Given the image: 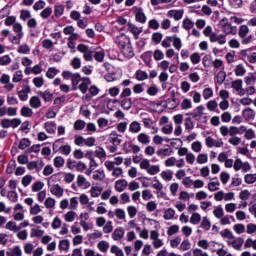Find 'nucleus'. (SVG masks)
<instances>
[{
	"mask_svg": "<svg viewBox=\"0 0 256 256\" xmlns=\"http://www.w3.org/2000/svg\"><path fill=\"white\" fill-rule=\"evenodd\" d=\"M238 36L241 39L242 45H249L253 43V34L249 35V26L241 25L238 30Z\"/></svg>",
	"mask_w": 256,
	"mask_h": 256,
	"instance_id": "nucleus-1",
	"label": "nucleus"
},
{
	"mask_svg": "<svg viewBox=\"0 0 256 256\" xmlns=\"http://www.w3.org/2000/svg\"><path fill=\"white\" fill-rule=\"evenodd\" d=\"M219 25L222 33H224L226 37L227 35H235L237 33V26L231 25L227 18H222Z\"/></svg>",
	"mask_w": 256,
	"mask_h": 256,
	"instance_id": "nucleus-2",
	"label": "nucleus"
},
{
	"mask_svg": "<svg viewBox=\"0 0 256 256\" xmlns=\"http://www.w3.org/2000/svg\"><path fill=\"white\" fill-rule=\"evenodd\" d=\"M21 118H4L1 120L0 125L2 129H17L21 125Z\"/></svg>",
	"mask_w": 256,
	"mask_h": 256,
	"instance_id": "nucleus-3",
	"label": "nucleus"
},
{
	"mask_svg": "<svg viewBox=\"0 0 256 256\" xmlns=\"http://www.w3.org/2000/svg\"><path fill=\"white\" fill-rule=\"evenodd\" d=\"M54 177H56V175H52L50 177V179H53ZM48 187H50V193L52 195H54V197H57L58 199H61V197H63L64 193H65V189H63V187H61V185L59 184H53L51 185V180L48 181Z\"/></svg>",
	"mask_w": 256,
	"mask_h": 256,
	"instance_id": "nucleus-4",
	"label": "nucleus"
},
{
	"mask_svg": "<svg viewBox=\"0 0 256 256\" xmlns=\"http://www.w3.org/2000/svg\"><path fill=\"white\" fill-rule=\"evenodd\" d=\"M251 169V163L247 161L243 162L241 158H236V160L234 161V171H242V173H249Z\"/></svg>",
	"mask_w": 256,
	"mask_h": 256,
	"instance_id": "nucleus-5",
	"label": "nucleus"
},
{
	"mask_svg": "<svg viewBox=\"0 0 256 256\" xmlns=\"http://www.w3.org/2000/svg\"><path fill=\"white\" fill-rule=\"evenodd\" d=\"M104 167H106L107 171H112V177H115L116 179L123 175V168L115 167L111 160L105 161Z\"/></svg>",
	"mask_w": 256,
	"mask_h": 256,
	"instance_id": "nucleus-6",
	"label": "nucleus"
},
{
	"mask_svg": "<svg viewBox=\"0 0 256 256\" xmlns=\"http://www.w3.org/2000/svg\"><path fill=\"white\" fill-rule=\"evenodd\" d=\"M133 13L135 15V21H137V23H141L142 25H145V23H147V15H145L142 7L134 6Z\"/></svg>",
	"mask_w": 256,
	"mask_h": 256,
	"instance_id": "nucleus-7",
	"label": "nucleus"
},
{
	"mask_svg": "<svg viewBox=\"0 0 256 256\" xmlns=\"http://www.w3.org/2000/svg\"><path fill=\"white\" fill-rule=\"evenodd\" d=\"M77 50L80 53H83V58L85 59V61H93L94 54L91 49H89V46L85 44H79L77 46Z\"/></svg>",
	"mask_w": 256,
	"mask_h": 256,
	"instance_id": "nucleus-8",
	"label": "nucleus"
},
{
	"mask_svg": "<svg viewBox=\"0 0 256 256\" xmlns=\"http://www.w3.org/2000/svg\"><path fill=\"white\" fill-rule=\"evenodd\" d=\"M150 239L155 249H161V247L165 245L163 240L159 238V232H157V230L150 231Z\"/></svg>",
	"mask_w": 256,
	"mask_h": 256,
	"instance_id": "nucleus-9",
	"label": "nucleus"
},
{
	"mask_svg": "<svg viewBox=\"0 0 256 256\" xmlns=\"http://www.w3.org/2000/svg\"><path fill=\"white\" fill-rule=\"evenodd\" d=\"M243 243H245V240L241 237L234 236L231 240H227L228 247H233L235 251H241Z\"/></svg>",
	"mask_w": 256,
	"mask_h": 256,
	"instance_id": "nucleus-10",
	"label": "nucleus"
},
{
	"mask_svg": "<svg viewBox=\"0 0 256 256\" xmlns=\"http://www.w3.org/2000/svg\"><path fill=\"white\" fill-rule=\"evenodd\" d=\"M43 167H45V162L43 160L30 161L27 164L28 171H36V173H39Z\"/></svg>",
	"mask_w": 256,
	"mask_h": 256,
	"instance_id": "nucleus-11",
	"label": "nucleus"
},
{
	"mask_svg": "<svg viewBox=\"0 0 256 256\" xmlns=\"http://www.w3.org/2000/svg\"><path fill=\"white\" fill-rule=\"evenodd\" d=\"M210 43H218L219 45H225L227 43V37L225 34L213 33L209 36Z\"/></svg>",
	"mask_w": 256,
	"mask_h": 256,
	"instance_id": "nucleus-12",
	"label": "nucleus"
},
{
	"mask_svg": "<svg viewBox=\"0 0 256 256\" xmlns=\"http://www.w3.org/2000/svg\"><path fill=\"white\" fill-rule=\"evenodd\" d=\"M120 49L122 55H124V57H126L127 59H133V57H135V52L133 51V45H131V42H128Z\"/></svg>",
	"mask_w": 256,
	"mask_h": 256,
	"instance_id": "nucleus-13",
	"label": "nucleus"
},
{
	"mask_svg": "<svg viewBox=\"0 0 256 256\" xmlns=\"http://www.w3.org/2000/svg\"><path fill=\"white\" fill-rule=\"evenodd\" d=\"M205 145L208 149H213V147H221L223 145V139L215 140L213 137L208 136L205 139Z\"/></svg>",
	"mask_w": 256,
	"mask_h": 256,
	"instance_id": "nucleus-14",
	"label": "nucleus"
},
{
	"mask_svg": "<svg viewBox=\"0 0 256 256\" xmlns=\"http://www.w3.org/2000/svg\"><path fill=\"white\" fill-rule=\"evenodd\" d=\"M190 115L193 117L195 121H201L203 119V115H205V106L200 105L196 107Z\"/></svg>",
	"mask_w": 256,
	"mask_h": 256,
	"instance_id": "nucleus-15",
	"label": "nucleus"
},
{
	"mask_svg": "<svg viewBox=\"0 0 256 256\" xmlns=\"http://www.w3.org/2000/svg\"><path fill=\"white\" fill-rule=\"evenodd\" d=\"M128 31L133 35L134 39H139V35L143 33V27H138L133 23H128Z\"/></svg>",
	"mask_w": 256,
	"mask_h": 256,
	"instance_id": "nucleus-16",
	"label": "nucleus"
},
{
	"mask_svg": "<svg viewBox=\"0 0 256 256\" xmlns=\"http://www.w3.org/2000/svg\"><path fill=\"white\" fill-rule=\"evenodd\" d=\"M242 117L245 121H255L256 113L253 108H246L242 111Z\"/></svg>",
	"mask_w": 256,
	"mask_h": 256,
	"instance_id": "nucleus-17",
	"label": "nucleus"
},
{
	"mask_svg": "<svg viewBox=\"0 0 256 256\" xmlns=\"http://www.w3.org/2000/svg\"><path fill=\"white\" fill-rule=\"evenodd\" d=\"M184 13L185 12L183 10H169L167 12V17L174 19V21H181V19H183Z\"/></svg>",
	"mask_w": 256,
	"mask_h": 256,
	"instance_id": "nucleus-18",
	"label": "nucleus"
},
{
	"mask_svg": "<svg viewBox=\"0 0 256 256\" xmlns=\"http://www.w3.org/2000/svg\"><path fill=\"white\" fill-rule=\"evenodd\" d=\"M29 93H31V87H29V85H24L22 90L18 92L20 101H27L29 99Z\"/></svg>",
	"mask_w": 256,
	"mask_h": 256,
	"instance_id": "nucleus-19",
	"label": "nucleus"
},
{
	"mask_svg": "<svg viewBox=\"0 0 256 256\" xmlns=\"http://www.w3.org/2000/svg\"><path fill=\"white\" fill-rule=\"evenodd\" d=\"M131 42V39L127 37L125 34H120L115 38V43H117L118 47L121 49L124 47V45H127Z\"/></svg>",
	"mask_w": 256,
	"mask_h": 256,
	"instance_id": "nucleus-20",
	"label": "nucleus"
},
{
	"mask_svg": "<svg viewBox=\"0 0 256 256\" xmlns=\"http://www.w3.org/2000/svg\"><path fill=\"white\" fill-rule=\"evenodd\" d=\"M113 241H121L125 237V229L123 227H117L112 235H111Z\"/></svg>",
	"mask_w": 256,
	"mask_h": 256,
	"instance_id": "nucleus-21",
	"label": "nucleus"
},
{
	"mask_svg": "<svg viewBox=\"0 0 256 256\" xmlns=\"http://www.w3.org/2000/svg\"><path fill=\"white\" fill-rule=\"evenodd\" d=\"M129 183L125 179H120L115 182V191L123 193L128 187Z\"/></svg>",
	"mask_w": 256,
	"mask_h": 256,
	"instance_id": "nucleus-22",
	"label": "nucleus"
},
{
	"mask_svg": "<svg viewBox=\"0 0 256 256\" xmlns=\"http://www.w3.org/2000/svg\"><path fill=\"white\" fill-rule=\"evenodd\" d=\"M232 88H234L240 96L245 95V90H243V80L237 79L232 82Z\"/></svg>",
	"mask_w": 256,
	"mask_h": 256,
	"instance_id": "nucleus-23",
	"label": "nucleus"
},
{
	"mask_svg": "<svg viewBox=\"0 0 256 256\" xmlns=\"http://www.w3.org/2000/svg\"><path fill=\"white\" fill-rule=\"evenodd\" d=\"M243 133H245V126H230V132H229V136L230 137H237V135H243Z\"/></svg>",
	"mask_w": 256,
	"mask_h": 256,
	"instance_id": "nucleus-24",
	"label": "nucleus"
},
{
	"mask_svg": "<svg viewBox=\"0 0 256 256\" xmlns=\"http://www.w3.org/2000/svg\"><path fill=\"white\" fill-rule=\"evenodd\" d=\"M219 187H221V183L219 182V178L214 177L210 179V182L208 183V189L212 193L215 191H219Z\"/></svg>",
	"mask_w": 256,
	"mask_h": 256,
	"instance_id": "nucleus-25",
	"label": "nucleus"
},
{
	"mask_svg": "<svg viewBox=\"0 0 256 256\" xmlns=\"http://www.w3.org/2000/svg\"><path fill=\"white\" fill-rule=\"evenodd\" d=\"M76 183L78 187H82V189H89V187H91V182L87 181V178H85L83 175L77 176Z\"/></svg>",
	"mask_w": 256,
	"mask_h": 256,
	"instance_id": "nucleus-26",
	"label": "nucleus"
},
{
	"mask_svg": "<svg viewBox=\"0 0 256 256\" xmlns=\"http://www.w3.org/2000/svg\"><path fill=\"white\" fill-rule=\"evenodd\" d=\"M136 139L141 145H149V143H151V137L145 132L139 133Z\"/></svg>",
	"mask_w": 256,
	"mask_h": 256,
	"instance_id": "nucleus-27",
	"label": "nucleus"
},
{
	"mask_svg": "<svg viewBox=\"0 0 256 256\" xmlns=\"http://www.w3.org/2000/svg\"><path fill=\"white\" fill-rule=\"evenodd\" d=\"M89 85H91V79L89 77L82 78V83L78 86L79 91L85 94L89 89Z\"/></svg>",
	"mask_w": 256,
	"mask_h": 256,
	"instance_id": "nucleus-28",
	"label": "nucleus"
},
{
	"mask_svg": "<svg viewBox=\"0 0 256 256\" xmlns=\"http://www.w3.org/2000/svg\"><path fill=\"white\" fill-rule=\"evenodd\" d=\"M44 129L49 133V135H55V132L57 131V124L54 121H48L44 123Z\"/></svg>",
	"mask_w": 256,
	"mask_h": 256,
	"instance_id": "nucleus-29",
	"label": "nucleus"
},
{
	"mask_svg": "<svg viewBox=\"0 0 256 256\" xmlns=\"http://www.w3.org/2000/svg\"><path fill=\"white\" fill-rule=\"evenodd\" d=\"M38 95L45 101V103H51V101H53V93L49 90L38 91Z\"/></svg>",
	"mask_w": 256,
	"mask_h": 256,
	"instance_id": "nucleus-30",
	"label": "nucleus"
},
{
	"mask_svg": "<svg viewBox=\"0 0 256 256\" xmlns=\"http://www.w3.org/2000/svg\"><path fill=\"white\" fill-rule=\"evenodd\" d=\"M173 153V149L171 148H160L156 154L158 157H160L161 159H165V157H171Z\"/></svg>",
	"mask_w": 256,
	"mask_h": 256,
	"instance_id": "nucleus-31",
	"label": "nucleus"
},
{
	"mask_svg": "<svg viewBox=\"0 0 256 256\" xmlns=\"http://www.w3.org/2000/svg\"><path fill=\"white\" fill-rule=\"evenodd\" d=\"M83 81V78H81V74L79 73H74L72 76V91H77L79 83Z\"/></svg>",
	"mask_w": 256,
	"mask_h": 256,
	"instance_id": "nucleus-32",
	"label": "nucleus"
},
{
	"mask_svg": "<svg viewBox=\"0 0 256 256\" xmlns=\"http://www.w3.org/2000/svg\"><path fill=\"white\" fill-rule=\"evenodd\" d=\"M5 229L12 231V233H19L20 231L19 225H17V222L13 220H10L6 223Z\"/></svg>",
	"mask_w": 256,
	"mask_h": 256,
	"instance_id": "nucleus-33",
	"label": "nucleus"
},
{
	"mask_svg": "<svg viewBox=\"0 0 256 256\" xmlns=\"http://www.w3.org/2000/svg\"><path fill=\"white\" fill-rule=\"evenodd\" d=\"M89 193L93 199H97V197H101V193H103V188L101 186H92Z\"/></svg>",
	"mask_w": 256,
	"mask_h": 256,
	"instance_id": "nucleus-34",
	"label": "nucleus"
},
{
	"mask_svg": "<svg viewBox=\"0 0 256 256\" xmlns=\"http://www.w3.org/2000/svg\"><path fill=\"white\" fill-rule=\"evenodd\" d=\"M7 256H23V250L21 246H14L13 248L8 249L6 252Z\"/></svg>",
	"mask_w": 256,
	"mask_h": 256,
	"instance_id": "nucleus-35",
	"label": "nucleus"
},
{
	"mask_svg": "<svg viewBox=\"0 0 256 256\" xmlns=\"http://www.w3.org/2000/svg\"><path fill=\"white\" fill-rule=\"evenodd\" d=\"M121 138H119V134H117V131H112L110 133L109 142L112 145H121Z\"/></svg>",
	"mask_w": 256,
	"mask_h": 256,
	"instance_id": "nucleus-36",
	"label": "nucleus"
},
{
	"mask_svg": "<svg viewBox=\"0 0 256 256\" xmlns=\"http://www.w3.org/2000/svg\"><path fill=\"white\" fill-rule=\"evenodd\" d=\"M175 209L173 208H168L164 211V215L163 218L165 219V221H173V219H175Z\"/></svg>",
	"mask_w": 256,
	"mask_h": 256,
	"instance_id": "nucleus-37",
	"label": "nucleus"
},
{
	"mask_svg": "<svg viewBox=\"0 0 256 256\" xmlns=\"http://www.w3.org/2000/svg\"><path fill=\"white\" fill-rule=\"evenodd\" d=\"M114 214L116 219H118L119 221H127V214L125 213L124 209L117 208L114 210Z\"/></svg>",
	"mask_w": 256,
	"mask_h": 256,
	"instance_id": "nucleus-38",
	"label": "nucleus"
},
{
	"mask_svg": "<svg viewBox=\"0 0 256 256\" xmlns=\"http://www.w3.org/2000/svg\"><path fill=\"white\" fill-rule=\"evenodd\" d=\"M77 219V212L70 210L66 214H64V220L66 223H73Z\"/></svg>",
	"mask_w": 256,
	"mask_h": 256,
	"instance_id": "nucleus-39",
	"label": "nucleus"
},
{
	"mask_svg": "<svg viewBox=\"0 0 256 256\" xmlns=\"http://www.w3.org/2000/svg\"><path fill=\"white\" fill-rule=\"evenodd\" d=\"M244 83L246 85H255L256 83V71L248 74L244 77Z\"/></svg>",
	"mask_w": 256,
	"mask_h": 256,
	"instance_id": "nucleus-40",
	"label": "nucleus"
},
{
	"mask_svg": "<svg viewBox=\"0 0 256 256\" xmlns=\"http://www.w3.org/2000/svg\"><path fill=\"white\" fill-rule=\"evenodd\" d=\"M92 179L94 181H104L105 180V170H96L93 172Z\"/></svg>",
	"mask_w": 256,
	"mask_h": 256,
	"instance_id": "nucleus-41",
	"label": "nucleus"
},
{
	"mask_svg": "<svg viewBox=\"0 0 256 256\" xmlns=\"http://www.w3.org/2000/svg\"><path fill=\"white\" fill-rule=\"evenodd\" d=\"M182 27L185 29V31H191L193 27H195V22L191 20L190 18H185L182 21Z\"/></svg>",
	"mask_w": 256,
	"mask_h": 256,
	"instance_id": "nucleus-42",
	"label": "nucleus"
},
{
	"mask_svg": "<svg viewBox=\"0 0 256 256\" xmlns=\"http://www.w3.org/2000/svg\"><path fill=\"white\" fill-rule=\"evenodd\" d=\"M13 59H11V56L9 54L3 55L0 57V67H7L11 65Z\"/></svg>",
	"mask_w": 256,
	"mask_h": 256,
	"instance_id": "nucleus-43",
	"label": "nucleus"
},
{
	"mask_svg": "<svg viewBox=\"0 0 256 256\" xmlns=\"http://www.w3.org/2000/svg\"><path fill=\"white\" fill-rule=\"evenodd\" d=\"M130 133L137 134L141 131V123L138 121H132L129 126Z\"/></svg>",
	"mask_w": 256,
	"mask_h": 256,
	"instance_id": "nucleus-44",
	"label": "nucleus"
},
{
	"mask_svg": "<svg viewBox=\"0 0 256 256\" xmlns=\"http://www.w3.org/2000/svg\"><path fill=\"white\" fill-rule=\"evenodd\" d=\"M45 75L47 79H55V77L59 75V69L55 67H49Z\"/></svg>",
	"mask_w": 256,
	"mask_h": 256,
	"instance_id": "nucleus-45",
	"label": "nucleus"
},
{
	"mask_svg": "<svg viewBox=\"0 0 256 256\" xmlns=\"http://www.w3.org/2000/svg\"><path fill=\"white\" fill-rule=\"evenodd\" d=\"M29 103L32 109H39V107H41V99H39L38 96H32L29 100Z\"/></svg>",
	"mask_w": 256,
	"mask_h": 256,
	"instance_id": "nucleus-46",
	"label": "nucleus"
},
{
	"mask_svg": "<svg viewBox=\"0 0 256 256\" xmlns=\"http://www.w3.org/2000/svg\"><path fill=\"white\" fill-rule=\"evenodd\" d=\"M134 76L137 81H145L149 79V75L143 70H137Z\"/></svg>",
	"mask_w": 256,
	"mask_h": 256,
	"instance_id": "nucleus-47",
	"label": "nucleus"
},
{
	"mask_svg": "<svg viewBox=\"0 0 256 256\" xmlns=\"http://www.w3.org/2000/svg\"><path fill=\"white\" fill-rule=\"evenodd\" d=\"M234 73L236 77H243L247 73V70L243 64H238L234 69Z\"/></svg>",
	"mask_w": 256,
	"mask_h": 256,
	"instance_id": "nucleus-48",
	"label": "nucleus"
},
{
	"mask_svg": "<svg viewBox=\"0 0 256 256\" xmlns=\"http://www.w3.org/2000/svg\"><path fill=\"white\" fill-rule=\"evenodd\" d=\"M163 181L169 182L173 179V170H164L160 174Z\"/></svg>",
	"mask_w": 256,
	"mask_h": 256,
	"instance_id": "nucleus-49",
	"label": "nucleus"
},
{
	"mask_svg": "<svg viewBox=\"0 0 256 256\" xmlns=\"http://www.w3.org/2000/svg\"><path fill=\"white\" fill-rule=\"evenodd\" d=\"M79 208V198L77 196L70 198L69 209L70 211H77Z\"/></svg>",
	"mask_w": 256,
	"mask_h": 256,
	"instance_id": "nucleus-50",
	"label": "nucleus"
},
{
	"mask_svg": "<svg viewBox=\"0 0 256 256\" xmlns=\"http://www.w3.org/2000/svg\"><path fill=\"white\" fill-rule=\"evenodd\" d=\"M113 221L109 220L107 221V223H105L102 227V231L103 233H105L106 235H109V233H113Z\"/></svg>",
	"mask_w": 256,
	"mask_h": 256,
	"instance_id": "nucleus-51",
	"label": "nucleus"
},
{
	"mask_svg": "<svg viewBox=\"0 0 256 256\" xmlns=\"http://www.w3.org/2000/svg\"><path fill=\"white\" fill-rule=\"evenodd\" d=\"M43 235H45V230H41V227L31 229L30 237H43Z\"/></svg>",
	"mask_w": 256,
	"mask_h": 256,
	"instance_id": "nucleus-52",
	"label": "nucleus"
},
{
	"mask_svg": "<svg viewBox=\"0 0 256 256\" xmlns=\"http://www.w3.org/2000/svg\"><path fill=\"white\" fill-rule=\"evenodd\" d=\"M200 227L202 229H204V231H209V229H211V221L209 220V218L207 216H204L202 218V221L200 223Z\"/></svg>",
	"mask_w": 256,
	"mask_h": 256,
	"instance_id": "nucleus-53",
	"label": "nucleus"
},
{
	"mask_svg": "<svg viewBox=\"0 0 256 256\" xmlns=\"http://www.w3.org/2000/svg\"><path fill=\"white\" fill-rule=\"evenodd\" d=\"M244 137L248 141H251V139H255V130H253L252 128L247 129V127L245 126Z\"/></svg>",
	"mask_w": 256,
	"mask_h": 256,
	"instance_id": "nucleus-54",
	"label": "nucleus"
},
{
	"mask_svg": "<svg viewBox=\"0 0 256 256\" xmlns=\"http://www.w3.org/2000/svg\"><path fill=\"white\" fill-rule=\"evenodd\" d=\"M179 251H189L191 249V241L189 239H184L180 246L178 247Z\"/></svg>",
	"mask_w": 256,
	"mask_h": 256,
	"instance_id": "nucleus-55",
	"label": "nucleus"
},
{
	"mask_svg": "<svg viewBox=\"0 0 256 256\" xmlns=\"http://www.w3.org/2000/svg\"><path fill=\"white\" fill-rule=\"evenodd\" d=\"M190 223L192 225H199L201 223V214L194 212L190 217Z\"/></svg>",
	"mask_w": 256,
	"mask_h": 256,
	"instance_id": "nucleus-56",
	"label": "nucleus"
},
{
	"mask_svg": "<svg viewBox=\"0 0 256 256\" xmlns=\"http://www.w3.org/2000/svg\"><path fill=\"white\" fill-rule=\"evenodd\" d=\"M97 247L101 253H107L109 251V242L102 240L97 244Z\"/></svg>",
	"mask_w": 256,
	"mask_h": 256,
	"instance_id": "nucleus-57",
	"label": "nucleus"
},
{
	"mask_svg": "<svg viewBox=\"0 0 256 256\" xmlns=\"http://www.w3.org/2000/svg\"><path fill=\"white\" fill-rule=\"evenodd\" d=\"M244 182L246 183V185H253V183H256V173L246 174L244 176Z\"/></svg>",
	"mask_w": 256,
	"mask_h": 256,
	"instance_id": "nucleus-58",
	"label": "nucleus"
},
{
	"mask_svg": "<svg viewBox=\"0 0 256 256\" xmlns=\"http://www.w3.org/2000/svg\"><path fill=\"white\" fill-rule=\"evenodd\" d=\"M86 125L87 124L85 123L84 120H81V119L76 120L74 122V131H83Z\"/></svg>",
	"mask_w": 256,
	"mask_h": 256,
	"instance_id": "nucleus-59",
	"label": "nucleus"
},
{
	"mask_svg": "<svg viewBox=\"0 0 256 256\" xmlns=\"http://www.w3.org/2000/svg\"><path fill=\"white\" fill-rule=\"evenodd\" d=\"M27 147H31V140H29V138L21 139L18 145V149H21L23 151L27 149Z\"/></svg>",
	"mask_w": 256,
	"mask_h": 256,
	"instance_id": "nucleus-60",
	"label": "nucleus"
},
{
	"mask_svg": "<svg viewBox=\"0 0 256 256\" xmlns=\"http://www.w3.org/2000/svg\"><path fill=\"white\" fill-rule=\"evenodd\" d=\"M20 115H22V117H33V109L24 106L20 110Z\"/></svg>",
	"mask_w": 256,
	"mask_h": 256,
	"instance_id": "nucleus-61",
	"label": "nucleus"
},
{
	"mask_svg": "<svg viewBox=\"0 0 256 256\" xmlns=\"http://www.w3.org/2000/svg\"><path fill=\"white\" fill-rule=\"evenodd\" d=\"M151 39H152L153 43H155L156 45H159V43H161V41H163V33L154 32L152 34Z\"/></svg>",
	"mask_w": 256,
	"mask_h": 256,
	"instance_id": "nucleus-62",
	"label": "nucleus"
},
{
	"mask_svg": "<svg viewBox=\"0 0 256 256\" xmlns=\"http://www.w3.org/2000/svg\"><path fill=\"white\" fill-rule=\"evenodd\" d=\"M250 247L256 251V240H253V238L246 239L244 243V249H250Z\"/></svg>",
	"mask_w": 256,
	"mask_h": 256,
	"instance_id": "nucleus-63",
	"label": "nucleus"
},
{
	"mask_svg": "<svg viewBox=\"0 0 256 256\" xmlns=\"http://www.w3.org/2000/svg\"><path fill=\"white\" fill-rule=\"evenodd\" d=\"M110 253L114 254L115 256H125V254L123 253V250H121V248H119V246L117 245L111 246Z\"/></svg>",
	"mask_w": 256,
	"mask_h": 256,
	"instance_id": "nucleus-64",
	"label": "nucleus"
}]
</instances>
